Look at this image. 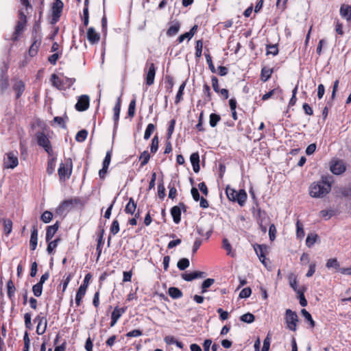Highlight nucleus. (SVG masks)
I'll return each instance as SVG.
<instances>
[{"instance_id": "obj_1", "label": "nucleus", "mask_w": 351, "mask_h": 351, "mask_svg": "<svg viewBox=\"0 0 351 351\" xmlns=\"http://www.w3.org/2000/svg\"><path fill=\"white\" fill-rule=\"evenodd\" d=\"M331 190V182L328 177H322V180L313 182L309 186V195L314 198H322Z\"/></svg>"}, {"instance_id": "obj_2", "label": "nucleus", "mask_w": 351, "mask_h": 351, "mask_svg": "<svg viewBox=\"0 0 351 351\" xmlns=\"http://www.w3.org/2000/svg\"><path fill=\"white\" fill-rule=\"evenodd\" d=\"M226 193L230 201L237 202L241 206L245 204L247 197L245 190L241 189L237 191L229 186L226 189Z\"/></svg>"}, {"instance_id": "obj_3", "label": "nucleus", "mask_w": 351, "mask_h": 351, "mask_svg": "<svg viewBox=\"0 0 351 351\" xmlns=\"http://www.w3.org/2000/svg\"><path fill=\"white\" fill-rule=\"evenodd\" d=\"M36 136L38 145L42 147L49 155H52L53 149L51 145V143L47 135H45L43 132H38Z\"/></svg>"}, {"instance_id": "obj_4", "label": "nucleus", "mask_w": 351, "mask_h": 351, "mask_svg": "<svg viewBox=\"0 0 351 351\" xmlns=\"http://www.w3.org/2000/svg\"><path fill=\"white\" fill-rule=\"evenodd\" d=\"M298 321V317L295 312L291 309L286 310L285 312V322L287 325V328L292 331L296 330L297 322Z\"/></svg>"}, {"instance_id": "obj_5", "label": "nucleus", "mask_w": 351, "mask_h": 351, "mask_svg": "<svg viewBox=\"0 0 351 351\" xmlns=\"http://www.w3.org/2000/svg\"><path fill=\"white\" fill-rule=\"evenodd\" d=\"M27 23V19L25 13L20 10L19 13V21H17L15 31L13 35V40H16L18 38V36L21 34V32L24 29L25 26Z\"/></svg>"}, {"instance_id": "obj_6", "label": "nucleus", "mask_w": 351, "mask_h": 351, "mask_svg": "<svg viewBox=\"0 0 351 351\" xmlns=\"http://www.w3.org/2000/svg\"><path fill=\"white\" fill-rule=\"evenodd\" d=\"M63 9V3L61 0H55L53 3L51 11H52V16H51V23H56L61 15L62 11Z\"/></svg>"}, {"instance_id": "obj_7", "label": "nucleus", "mask_w": 351, "mask_h": 351, "mask_svg": "<svg viewBox=\"0 0 351 351\" xmlns=\"http://www.w3.org/2000/svg\"><path fill=\"white\" fill-rule=\"evenodd\" d=\"M19 164L17 153L9 152L4 158V167L7 169H14Z\"/></svg>"}, {"instance_id": "obj_8", "label": "nucleus", "mask_w": 351, "mask_h": 351, "mask_svg": "<svg viewBox=\"0 0 351 351\" xmlns=\"http://www.w3.org/2000/svg\"><path fill=\"white\" fill-rule=\"evenodd\" d=\"M147 69L146 73V84L151 86L154 83V78L156 75V67L154 63L147 62L146 63L145 69Z\"/></svg>"}, {"instance_id": "obj_9", "label": "nucleus", "mask_w": 351, "mask_h": 351, "mask_svg": "<svg viewBox=\"0 0 351 351\" xmlns=\"http://www.w3.org/2000/svg\"><path fill=\"white\" fill-rule=\"evenodd\" d=\"M34 321L38 322L36 332L38 335H43L47 329V321L46 317L42 315V313H40L36 316Z\"/></svg>"}, {"instance_id": "obj_10", "label": "nucleus", "mask_w": 351, "mask_h": 351, "mask_svg": "<svg viewBox=\"0 0 351 351\" xmlns=\"http://www.w3.org/2000/svg\"><path fill=\"white\" fill-rule=\"evenodd\" d=\"M89 97L86 95H83L79 97L77 101L75 106L77 111H84L89 107Z\"/></svg>"}, {"instance_id": "obj_11", "label": "nucleus", "mask_w": 351, "mask_h": 351, "mask_svg": "<svg viewBox=\"0 0 351 351\" xmlns=\"http://www.w3.org/2000/svg\"><path fill=\"white\" fill-rule=\"evenodd\" d=\"M87 39L90 44L94 45L99 41L100 35L91 27L87 30Z\"/></svg>"}, {"instance_id": "obj_12", "label": "nucleus", "mask_w": 351, "mask_h": 351, "mask_svg": "<svg viewBox=\"0 0 351 351\" xmlns=\"http://www.w3.org/2000/svg\"><path fill=\"white\" fill-rule=\"evenodd\" d=\"M34 42L29 47V54L30 56L34 57L37 54L38 48L41 43V39L40 37H37L36 36H33Z\"/></svg>"}, {"instance_id": "obj_13", "label": "nucleus", "mask_w": 351, "mask_h": 351, "mask_svg": "<svg viewBox=\"0 0 351 351\" xmlns=\"http://www.w3.org/2000/svg\"><path fill=\"white\" fill-rule=\"evenodd\" d=\"M346 170V167L342 161H336L332 163L330 166V171L332 173L339 175L343 173Z\"/></svg>"}, {"instance_id": "obj_14", "label": "nucleus", "mask_w": 351, "mask_h": 351, "mask_svg": "<svg viewBox=\"0 0 351 351\" xmlns=\"http://www.w3.org/2000/svg\"><path fill=\"white\" fill-rule=\"evenodd\" d=\"M60 179L65 180L66 178H69L71 174V168L68 169L65 167L64 163H60L58 170Z\"/></svg>"}, {"instance_id": "obj_15", "label": "nucleus", "mask_w": 351, "mask_h": 351, "mask_svg": "<svg viewBox=\"0 0 351 351\" xmlns=\"http://www.w3.org/2000/svg\"><path fill=\"white\" fill-rule=\"evenodd\" d=\"M52 85L56 88L62 90L65 88L64 81L60 79V77L56 74H53L51 77Z\"/></svg>"}, {"instance_id": "obj_16", "label": "nucleus", "mask_w": 351, "mask_h": 351, "mask_svg": "<svg viewBox=\"0 0 351 351\" xmlns=\"http://www.w3.org/2000/svg\"><path fill=\"white\" fill-rule=\"evenodd\" d=\"M204 277V273L202 271H194L192 273H185L182 274V278L186 281H191L198 278Z\"/></svg>"}, {"instance_id": "obj_17", "label": "nucleus", "mask_w": 351, "mask_h": 351, "mask_svg": "<svg viewBox=\"0 0 351 351\" xmlns=\"http://www.w3.org/2000/svg\"><path fill=\"white\" fill-rule=\"evenodd\" d=\"M38 243V230L36 226H33L31 237L29 241L30 248L32 250H35Z\"/></svg>"}, {"instance_id": "obj_18", "label": "nucleus", "mask_w": 351, "mask_h": 351, "mask_svg": "<svg viewBox=\"0 0 351 351\" xmlns=\"http://www.w3.org/2000/svg\"><path fill=\"white\" fill-rule=\"evenodd\" d=\"M190 160L193 166V169L195 173L199 171V156L197 152L193 153L190 156Z\"/></svg>"}, {"instance_id": "obj_19", "label": "nucleus", "mask_w": 351, "mask_h": 351, "mask_svg": "<svg viewBox=\"0 0 351 351\" xmlns=\"http://www.w3.org/2000/svg\"><path fill=\"white\" fill-rule=\"evenodd\" d=\"M59 228L58 222H56L54 225L48 226L46 232V241L49 242L54 236L56 232Z\"/></svg>"}, {"instance_id": "obj_20", "label": "nucleus", "mask_w": 351, "mask_h": 351, "mask_svg": "<svg viewBox=\"0 0 351 351\" xmlns=\"http://www.w3.org/2000/svg\"><path fill=\"white\" fill-rule=\"evenodd\" d=\"M171 215L175 223L178 224L181 220V210L178 206H175L171 209Z\"/></svg>"}, {"instance_id": "obj_21", "label": "nucleus", "mask_w": 351, "mask_h": 351, "mask_svg": "<svg viewBox=\"0 0 351 351\" xmlns=\"http://www.w3.org/2000/svg\"><path fill=\"white\" fill-rule=\"evenodd\" d=\"M121 110V97L117 99V103L113 108L114 111V127L117 128L118 125V121L119 119V114Z\"/></svg>"}, {"instance_id": "obj_22", "label": "nucleus", "mask_w": 351, "mask_h": 351, "mask_svg": "<svg viewBox=\"0 0 351 351\" xmlns=\"http://www.w3.org/2000/svg\"><path fill=\"white\" fill-rule=\"evenodd\" d=\"M8 69V66L5 64V71H2V75L0 78V88L1 91H4L8 87V77L5 75V73L7 71Z\"/></svg>"}, {"instance_id": "obj_23", "label": "nucleus", "mask_w": 351, "mask_h": 351, "mask_svg": "<svg viewBox=\"0 0 351 351\" xmlns=\"http://www.w3.org/2000/svg\"><path fill=\"white\" fill-rule=\"evenodd\" d=\"M340 15L348 21L351 19V7L348 5H342L340 8Z\"/></svg>"}, {"instance_id": "obj_24", "label": "nucleus", "mask_w": 351, "mask_h": 351, "mask_svg": "<svg viewBox=\"0 0 351 351\" xmlns=\"http://www.w3.org/2000/svg\"><path fill=\"white\" fill-rule=\"evenodd\" d=\"M13 89L16 92V98H19L25 90V84L21 80L16 81L13 85Z\"/></svg>"}, {"instance_id": "obj_25", "label": "nucleus", "mask_w": 351, "mask_h": 351, "mask_svg": "<svg viewBox=\"0 0 351 351\" xmlns=\"http://www.w3.org/2000/svg\"><path fill=\"white\" fill-rule=\"evenodd\" d=\"M180 28V24L179 22L176 21L174 22L167 29V35L168 36H173L176 35Z\"/></svg>"}, {"instance_id": "obj_26", "label": "nucleus", "mask_w": 351, "mask_h": 351, "mask_svg": "<svg viewBox=\"0 0 351 351\" xmlns=\"http://www.w3.org/2000/svg\"><path fill=\"white\" fill-rule=\"evenodd\" d=\"M136 209V204L134 202V200L132 197L129 199V202H128L125 208V212L128 214L133 215Z\"/></svg>"}, {"instance_id": "obj_27", "label": "nucleus", "mask_w": 351, "mask_h": 351, "mask_svg": "<svg viewBox=\"0 0 351 351\" xmlns=\"http://www.w3.org/2000/svg\"><path fill=\"white\" fill-rule=\"evenodd\" d=\"M86 289H84V286H80L76 293L75 295V303L77 306H80L81 304L82 299L85 295Z\"/></svg>"}, {"instance_id": "obj_28", "label": "nucleus", "mask_w": 351, "mask_h": 351, "mask_svg": "<svg viewBox=\"0 0 351 351\" xmlns=\"http://www.w3.org/2000/svg\"><path fill=\"white\" fill-rule=\"evenodd\" d=\"M290 287L296 292L300 291L301 290L298 288V280L297 277L293 274H291L288 277Z\"/></svg>"}, {"instance_id": "obj_29", "label": "nucleus", "mask_w": 351, "mask_h": 351, "mask_svg": "<svg viewBox=\"0 0 351 351\" xmlns=\"http://www.w3.org/2000/svg\"><path fill=\"white\" fill-rule=\"evenodd\" d=\"M168 293L173 299H178L182 296V291L177 287H170Z\"/></svg>"}, {"instance_id": "obj_30", "label": "nucleus", "mask_w": 351, "mask_h": 351, "mask_svg": "<svg viewBox=\"0 0 351 351\" xmlns=\"http://www.w3.org/2000/svg\"><path fill=\"white\" fill-rule=\"evenodd\" d=\"M273 73V70L271 69H268L266 67H263L261 70V80L263 82L267 81Z\"/></svg>"}, {"instance_id": "obj_31", "label": "nucleus", "mask_w": 351, "mask_h": 351, "mask_svg": "<svg viewBox=\"0 0 351 351\" xmlns=\"http://www.w3.org/2000/svg\"><path fill=\"white\" fill-rule=\"evenodd\" d=\"M335 210L332 209L322 210L319 212V217L328 220L335 215Z\"/></svg>"}, {"instance_id": "obj_32", "label": "nucleus", "mask_w": 351, "mask_h": 351, "mask_svg": "<svg viewBox=\"0 0 351 351\" xmlns=\"http://www.w3.org/2000/svg\"><path fill=\"white\" fill-rule=\"evenodd\" d=\"M104 230H102L100 235L98 237V240H97V248H96L97 254V260L99 259V256H101V245L103 244V234H104Z\"/></svg>"}, {"instance_id": "obj_33", "label": "nucleus", "mask_w": 351, "mask_h": 351, "mask_svg": "<svg viewBox=\"0 0 351 351\" xmlns=\"http://www.w3.org/2000/svg\"><path fill=\"white\" fill-rule=\"evenodd\" d=\"M189 260L186 258H182L178 261L177 266L180 270H184L189 266Z\"/></svg>"}, {"instance_id": "obj_34", "label": "nucleus", "mask_w": 351, "mask_h": 351, "mask_svg": "<svg viewBox=\"0 0 351 351\" xmlns=\"http://www.w3.org/2000/svg\"><path fill=\"white\" fill-rule=\"evenodd\" d=\"M240 319H241V321H242L243 322H245L247 324H251L254 321L255 317L253 314H252L250 313H247L241 315L240 317Z\"/></svg>"}, {"instance_id": "obj_35", "label": "nucleus", "mask_w": 351, "mask_h": 351, "mask_svg": "<svg viewBox=\"0 0 351 351\" xmlns=\"http://www.w3.org/2000/svg\"><path fill=\"white\" fill-rule=\"evenodd\" d=\"M223 247L227 251V254L233 257L234 252L232 251V246L227 239H223Z\"/></svg>"}, {"instance_id": "obj_36", "label": "nucleus", "mask_w": 351, "mask_h": 351, "mask_svg": "<svg viewBox=\"0 0 351 351\" xmlns=\"http://www.w3.org/2000/svg\"><path fill=\"white\" fill-rule=\"evenodd\" d=\"M221 117L219 114L212 113L210 115L209 124L211 127L214 128L217 125L218 122L220 121Z\"/></svg>"}, {"instance_id": "obj_37", "label": "nucleus", "mask_w": 351, "mask_h": 351, "mask_svg": "<svg viewBox=\"0 0 351 351\" xmlns=\"http://www.w3.org/2000/svg\"><path fill=\"white\" fill-rule=\"evenodd\" d=\"M215 280L213 278H207L205 280L202 285V293H204L207 291V289L209 288L213 283Z\"/></svg>"}, {"instance_id": "obj_38", "label": "nucleus", "mask_w": 351, "mask_h": 351, "mask_svg": "<svg viewBox=\"0 0 351 351\" xmlns=\"http://www.w3.org/2000/svg\"><path fill=\"white\" fill-rule=\"evenodd\" d=\"M149 158H150V155L148 153L147 151H144L140 156V160L141 161V167H143L144 165H145L149 160Z\"/></svg>"}, {"instance_id": "obj_39", "label": "nucleus", "mask_w": 351, "mask_h": 351, "mask_svg": "<svg viewBox=\"0 0 351 351\" xmlns=\"http://www.w3.org/2000/svg\"><path fill=\"white\" fill-rule=\"evenodd\" d=\"M87 135V131L86 130H82L77 133L75 136V140L77 142H83L86 140Z\"/></svg>"}, {"instance_id": "obj_40", "label": "nucleus", "mask_w": 351, "mask_h": 351, "mask_svg": "<svg viewBox=\"0 0 351 351\" xmlns=\"http://www.w3.org/2000/svg\"><path fill=\"white\" fill-rule=\"evenodd\" d=\"M125 313V309L123 308H114V311L112 313L111 318H114V319H119L121 315Z\"/></svg>"}, {"instance_id": "obj_41", "label": "nucleus", "mask_w": 351, "mask_h": 351, "mask_svg": "<svg viewBox=\"0 0 351 351\" xmlns=\"http://www.w3.org/2000/svg\"><path fill=\"white\" fill-rule=\"evenodd\" d=\"M317 238V235L315 234H308L306 239V244L308 247H312L314 243L316 242Z\"/></svg>"}, {"instance_id": "obj_42", "label": "nucleus", "mask_w": 351, "mask_h": 351, "mask_svg": "<svg viewBox=\"0 0 351 351\" xmlns=\"http://www.w3.org/2000/svg\"><path fill=\"white\" fill-rule=\"evenodd\" d=\"M56 167V159L55 158H51L47 162V172L48 174H52L55 170Z\"/></svg>"}, {"instance_id": "obj_43", "label": "nucleus", "mask_w": 351, "mask_h": 351, "mask_svg": "<svg viewBox=\"0 0 351 351\" xmlns=\"http://www.w3.org/2000/svg\"><path fill=\"white\" fill-rule=\"evenodd\" d=\"M155 129V126L153 123H149L147 126V128L145 131L144 138L147 140L150 138L152 132Z\"/></svg>"}, {"instance_id": "obj_44", "label": "nucleus", "mask_w": 351, "mask_h": 351, "mask_svg": "<svg viewBox=\"0 0 351 351\" xmlns=\"http://www.w3.org/2000/svg\"><path fill=\"white\" fill-rule=\"evenodd\" d=\"M52 217H53V214L50 211L46 210L42 214V215L40 217V219L44 223H47L51 221V220L52 219Z\"/></svg>"}, {"instance_id": "obj_45", "label": "nucleus", "mask_w": 351, "mask_h": 351, "mask_svg": "<svg viewBox=\"0 0 351 351\" xmlns=\"http://www.w3.org/2000/svg\"><path fill=\"white\" fill-rule=\"evenodd\" d=\"M135 109H136V99H133L131 100L129 107H128V116L130 117H133L135 114Z\"/></svg>"}, {"instance_id": "obj_46", "label": "nucleus", "mask_w": 351, "mask_h": 351, "mask_svg": "<svg viewBox=\"0 0 351 351\" xmlns=\"http://www.w3.org/2000/svg\"><path fill=\"white\" fill-rule=\"evenodd\" d=\"M202 48H203V43L202 40H199L196 42V46H195V57L199 58L202 56Z\"/></svg>"}, {"instance_id": "obj_47", "label": "nucleus", "mask_w": 351, "mask_h": 351, "mask_svg": "<svg viewBox=\"0 0 351 351\" xmlns=\"http://www.w3.org/2000/svg\"><path fill=\"white\" fill-rule=\"evenodd\" d=\"M32 291L36 297L40 296L43 293V285L39 283H36L33 286Z\"/></svg>"}, {"instance_id": "obj_48", "label": "nucleus", "mask_w": 351, "mask_h": 351, "mask_svg": "<svg viewBox=\"0 0 351 351\" xmlns=\"http://www.w3.org/2000/svg\"><path fill=\"white\" fill-rule=\"evenodd\" d=\"M7 288H8V296L11 298L12 296H14L15 293V287L14 285L11 280H10L7 283Z\"/></svg>"}, {"instance_id": "obj_49", "label": "nucleus", "mask_w": 351, "mask_h": 351, "mask_svg": "<svg viewBox=\"0 0 351 351\" xmlns=\"http://www.w3.org/2000/svg\"><path fill=\"white\" fill-rule=\"evenodd\" d=\"M60 241V239H56L54 241H49L47 250L49 254H51L53 250L57 247L58 242Z\"/></svg>"}, {"instance_id": "obj_50", "label": "nucleus", "mask_w": 351, "mask_h": 351, "mask_svg": "<svg viewBox=\"0 0 351 351\" xmlns=\"http://www.w3.org/2000/svg\"><path fill=\"white\" fill-rule=\"evenodd\" d=\"M301 313H302V315L305 317V319L308 322H309L311 326L314 327L315 322L313 321L311 315L306 309H302L301 311Z\"/></svg>"}, {"instance_id": "obj_51", "label": "nucleus", "mask_w": 351, "mask_h": 351, "mask_svg": "<svg viewBox=\"0 0 351 351\" xmlns=\"http://www.w3.org/2000/svg\"><path fill=\"white\" fill-rule=\"evenodd\" d=\"M278 53V49L276 45H267V55H273L276 56Z\"/></svg>"}, {"instance_id": "obj_52", "label": "nucleus", "mask_w": 351, "mask_h": 351, "mask_svg": "<svg viewBox=\"0 0 351 351\" xmlns=\"http://www.w3.org/2000/svg\"><path fill=\"white\" fill-rule=\"evenodd\" d=\"M186 86V82H183L179 87V90L176 97V103H178L182 98L183 91Z\"/></svg>"}, {"instance_id": "obj_53", "label": "nucleus", "mask_w": 351, "mask_h": 351, "mask_svg": "<svg viewBox=\"0 0 351 351\" xmlns=\"http://www.w3.org/2000/svg\"><path fill=\"white\" fill-rule=\"evenodd\" d=\"M31 319H32V316L29 313H25V315H24L25 326V328L29 330H31L32 328Z\"/></svg>"}, {"instance_id": "obj_54", "label": "nucleus", "mask_w": 351, "mask_h": 351, "mask_svg": "<svg viewBox=\"0 0 351 351\" xmlns=\"http://www.w3.org/2000/svg\"><path fill=\"white\" fill-rule=\"evenodd\" d=\"M326 267L328 268L338 269L339 267V264L336 258H330L326 263Z\"/></svg>"}, {"instance_id": "obj_55", "label": "nucleus", "mask_w": 351, "mask_h": 351, "mask_svg": "<svg viewBox=\"0 0 351 351\" xmlns=\"http://www.w3.org/2000/svg\"><path fill=\"white\" fill-rule=\"evenodd\" d=\"M165 87L167 88V90L171 93L172 91V88L173 86V81L172 77L170 76H167L165 77Z\"/></svg>"}, {"instance_id": "obj_56", "label": "nucleus", "mask_w": 351, "mask_h": 351, "mask_svg": "<svg viewBox=\"0 0 351 351\" xmlns=\"http://www.w3.org/2000/svg\"><path fill=\"white\" fill-rule=\"evenodd\" d=\"M119 231V223L117 220H114L112 223L111 227H110V232L112 234H116Z\"/></svg>"}, {"instance_id": "obj_57", "label": "nucleus", "mask_w": 351, "mask_h": 351, "mask_svg": "<svg viewBox=\"0 0 351 351\" xmlns=\"http://www.w3.org/2000/svg\"><path fill=\"white\" fill-rule=\"evenodd\" d=\"M4 231L6 234H8L12 231V222L10 219L4 220Z\"/></svg>"}, {"instance_id": "obj_58", "label": "nucleus", "mask_w": 351, "mask_h": 351, "mask_svg": "<svg viewBox=\"0 0 351 351\" xmlns=\"http://www.w3.org/2000/svg\"><path fill=\"white\" fill-rule=\"evenodd\" d=\"M143 335V332L141 330L139 329H135L132 331L128 332L125 336L127 337H140Z\"/></svg>"}, {"instance_id": "obj_59", "label": "nucleus", "mask_w": 351, "mask_h": 351, "mask_svg": "<svg viewBox=\"0 0 351 351\" xmlns=\"http://www.w3.org/2000/svg\"><path fill=\"white\" fill-rule=\"evenodd\" d=\"M158 148V138L157 136H155L152 141V145H151V152L155 153Z\"/></svg>"}, {"instance_id": "obj_60", "label": "nucleus", "mask_w": 351, "mask_h": 351, "mask_svg": "<svg viewBox=\"0 0 351 351\" xmlns=\"http://www.w3.org/2000/svg\"><path fill=\"white\" fill-rule=\"evenodd\" d=\"M205 57H206V62L208 64V67L210 70V71L213 73H216V69L215 68V66L213 63V61H212V58H211V56H210V54H205Z\"/></svg>"}, {"instance_id": "obj_61", "label": "nucleus", "mask_w": 351, "mask_h": 351, "mask_svg": "<svg viewBox=\"0 0 351 351\" xmlns=\"http://www.w3.org/2000/svg\"><path fill=\"white\" fill-rule=\"evenodd\" d=\"M251 293V289L250 287H246L241 290V291L239 293V297L241 298H247L250 296Z\"/></svg>"}, {"instance_id": "obj_62", "label": "nucleus", "mask_w": 351, "mask_h": 351, "mask_svg": "<svg viewBox=\"0 0 351 351\" xmlns=\"http://www.w3.org/2000/svg\"><path fill=\"white\" fill-rule=\"evenodd\" d=\"M202 243V240L200 238L195 239L193 245V248H192V253L193 254L197 252V251L199 248Z\"/></svg>"}, {"instance_id": "obj_63", "label": "nucleus", "mask_w": 351, "mask_h": 351, "mask_svg": "<svg viewBox=\"0 0 351 351\" xmlns=\"http://www.w3.org/2000/svg\"><path fill=\"white\" fill-rule=\"evenodd\" d=\"M296 226H297V230H296L297 237H299V238L304 237V231L303 230L302 225L300 224L299 221H297Z\"/></svg>"}, {"instance_id": "obj_64", "label": "nucleus", "mask_w": 351, "mask_h": 351, "mask_svg": "<svg viewBox=\"0 0 351 351\" xmlns=\"http://www.w3.org/2000/svg\"><path fill=\"white\" fill-rule=\"evenodd\" d=\"M270 341L271 338L269 337V335H267V337L264 339L263 346L261 351H269L270 346Z\"/></svg>"}]
</instances>
